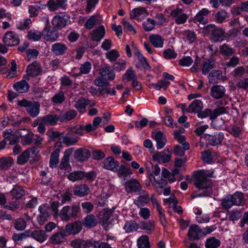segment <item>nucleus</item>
I'll return each instance as SVG.
<instances>
[{
	"label": "nucleus",
	"instance_id": "f257e3e1",
	"mask_svg": "<svg viewBox=\"0 0 248 248\" xmlns=\"http://www.w3.org/2000/svg\"><path fill=\"white\" fill-rule=\"evenodd\" d=\"M194 185L198 188L191 195L192 199L197 197H207L212 194V189L211 187V180L208 178L207 175L203 171H196L193 176Z\"/></svg>",
	"mask_w": 248,
	"mask_h": 248
},
{
	"label": "nucleus",
	"instance_id": "f03ea898",
	"mask_svg": "<svg viewBox=\"0 0 248 248\" xmlns=\"http://www.w3.org/2000/svg\"><path fill=\"white\" fill-rule=\"evenodd\" d=\"M202 33L204 36L210 35L209 39L212 42H221L225 40V31L221 27L214 24H209L202 29Z\"/></svg>",
	"mask_w": 248,
	"mask_h": 248
},
{
	"label": "nucleus",
	"instance_id": "7ed1b4c3",
	"mask_svg": "<svg viewBox=\"0 0 248 248\" xmlns=\"http://www.w3.org/2000/svg\"><path fill=\"white\" fill-rule=\"evenodd\" d=\"M245 201L243 194L240 192H235L233 195H227L221 200L222 207L229 209L233 205H240L244 203Z\"/></svg>",
	"mask_w": 248,
	"mask_h": 248
},
{
	"label": "nucleus",
	"instance_id": "20e7f679",
	"mask_svg": "<svg viewBox=\"0 0 248 248\" xmlns=\"http://www.w3.org/2000/svg\"><path fill=\"white\" fill-rule=\"evenodd\" d=\"M17 104L20 107L25 108L26 111L31 117H36L39 114L40 105L38 102L23 99L17 101Z\"/></svg>",
	"mask_w": 248,
	"mask_h": 248
},
{
	"label": "nucleus",
	"instance_id": "39448f33",
	"mask_svg": "<svg viewBox=\"0 0 248 248\" xmlns=\"http://www.w3.org/2000/svg\"><path fill=\"white\" fill-rule=\"evenodd\" d=\"M80 210L78 204L73 205L72 206H66L61 210L59 216L62 220L68 221L70 218H76Z\"/></svg>",
	"mask_w": 248,
	"mask_h": 248
},
{
	"label": "nucleus",
	"instance_id": "423d86ee",
	"mask_svg": "<svg viewBox=\"0 0 248 248\" xmlns=\"http://www.w3.org/2000/svg\"><path fill=\"white\" fill-rule=\"evenodd\" d=\"M227 113L226 108L224 107H219L212 111L210 108H206L203 111H201L198 113L199 118H203L209 117L210 120L216 119L221 114Z\"/></svg>",
	"mask_w": 248,
	"mask_h": 248
},
{
	"label": "nucleus",
	"instance_id": "0eeeda50",
	"mask_svg": "<svg viewBox=\"0 0 248 248\" xmlns=\"http://www.w3.org/2000/svg\"><path fill=\"white\" fill-rule=\"evenodd\" d=\"M3 42L8 46H17L20 42L19 35L13 31H7L3 37Z\"/></svg>",
	"mask_w": 248,
	"mask_h": 248
},
{
	"label": "nucleus",
	"instance_id": "6e6552de",
	"mask_svg": "<svg viewBox=\"0 0 248 248\" xmlns=\"http://www.w3.org/2000/svg\"><path fill=\"white\" fill-rule=\"evenodd\" d=\"M204 137L207 143L212 146L220 144L224 139V134L222 132H219L214 135L205 134Z\"/></svg>",
	"mask_w": 248,
	"mask_h": 248
},
{
	"label": "nucleus",
	"instance_id": "1a4fd4ad",
	"mask_svg": "<svg viewBox=\"0 0 248 248\" xmlns=\"http://www.w3.org/2000/svg\"><path fill=\"white\" fill-rule=\"evenodd\" d=\"M125 189L128 193L138 192L141 190L142 187L139 181L135 179H131L125 183Z\"/></svg>",
	"mask_w": 248,
	"mask_h": 248
},
{
	"label": "nucleus",
	"instance_id": "9d476101",
	"mask_svg": "<svg viewBox=\"0 0 248 248\" xmlns=\"http://www.w3.org/2000/svg\"><path fill=\"white\" fill-rule=\"evenodd\" d=\"M82 224L80 221H77L72 223L67 224L64 229V232L68 234H76L82 230Z\"/></svg>",
	"mask_w": 248,
	"mask_h": 248
},
{
	"label": "nucleus",
	"instance_id": "9b49d317",
	"mask_svg": "<svg viewBox=\"0 0 248 248\" xmlns=\"http://www.w3.org/2000/svg\"><path fill=\"white\" fill-rule=\"evenodd\" d=\"M90 156V151L84 148L77 149L74 154V159L80 162L87 160Z\"/></svg>",
	"mask_w": 248,
	"mask_h": 248
},
{
	"label": "nucleus",
	"instance_id": "f8f14e48",
	"mask_svg": "<svg viewBox=\"0 0 248 248\" xmlns=\"http://www.w3.org/2000/svg\"><path fill=\"white\" fill-rule=\"evenodd\" d=\"M69 19L70 16L68 15L55 16L52 19V23L54 27L61 29L66 26Z\"/></svg>",
	"mask_w": 248,
	"mask_h": 248
},
{
	"label": "nucleus",
	"instance_id": "ddd939ff",
	"mask_svg": "<svg viewBox=\"0 0 248 248\" xmlns=\"http://www.w3.org/2000/svg\"><path fill=\"white\" fill-rule=\"evenodd\" d=\"M42 71V68L39 63L37 61L33 62L27 67V75L31 77H36L40 75Z\"/></svg>",
	"mask_w": 248,
	"mask_h": 248
},
{
	"label": "nucleus",
	"instance_id": "4468645a",
	"mask_svg": "<svg viewBox=\"0 0 248 248\" xmlns=\"http://www.w3.org/2000/svg\"><path fill=\"white\" fill-rule=\"evenodd\" d=\"M225 88L221 85H214L211 88L210 95L215 99L222 98L225 95Z\"/></svg>",
	"mask_w": 248,
	"mask_h": 248
},
{
	"label": "nucleus",
	"instance_id": "2eb2a0df",
	"mask_svg": "<svg viewBox=\"0 0 248 248\" xmlns=\"http://www.w3.org/2000/svg\"><path fill=\"white\" fill-rule=\"evenodd\" d=\"M202 234V231L200 227L196 224L192 225L189 228L187 236L190 239L198 240Z\"/></svg>",
	"mask_w": 248,
	"mask_h": 248
},
{
	"label": "nucleus",
	"instance_id": "dca6fc26",
	"mask_svg": "<svg viewBox=\"0 0 248 248\" xmlns=\"http://www.w3.org/2000/svg\"><path fill=\"white\" fill-rule=\"evenodd\" d=\"M90 192V188L86 184H80L74 187L73 193L75 196L82 197L87 196Z\"/></svg>",
	"mask_w": 248,
	"mask_h": 248
},
{
	"label": "nucleus",
	"instance_id": "f3484780",
	"mask_svg": "<svg viewBox=\"0 0 248 248\" xmlns=\"http://www.w3.org/2000/svg\"><path fill=\"white\" fill-rule=\"evenodd\" d=\"M152 138L156 141L157 149H161L165 146L166 140L162 132L160 131L153 132L152 133Z\"/></svg>",
	"mask_w": 248,
	"mask_h": 248
},
{
	"label": "nucleus",
	"instance_id": "a211bd4d",
	"mask_svg": "<svg viewBox=\"0 0 248 248\" xmlns=\"http://www.w3.org/2000/svg\"><path fill=\"white\" fill-rule=\"evenodd\" d=\"M103 167L107 170L116 171L118 170L119 163L114 160L112 156H109L106 158L103 163Z\"/></svg>",
	"mask_w": 248,
	"mask_h": 248
},
{
	"label": "nucleus",
	"instance_id": "6ab92c4d",
	"mask_svg": "<svg viewBox=\"0 0 248 248\" xmlns=\"http://www.w3.org/2000/svg\"><path fill=\"white\" fill-rule=\"evenodd\" d=\"M65 232L60 231L52 234L49 238L50 242L54 245H60L66 240Z\"/></svg>",
	"mask_w": 248,
	"mask_h": 248
},
{
	"label": "nucleus",
	"instance_id": "aec40b11",
	"mask_svg": "<svg viewBox=\"0 0 248 248\" xmlns=\"http://www.w3.org/2000/svg\"><path fill=\"white\" fill-rule=\"evenodd\" d=\"M78 138L71 133H68L65 136L60 137V141L66 146L73 145L78 141Z\"/></svg>",
	"mask_w": 248,
	"mask_h": 248
},
{
	"label": "nucleus",
	"instance_id": "412c9836",
	"mask_svg": "<svg viewBox=\"0 0 248 248\" xmlns=\"http://www.w3.org/2000/svg\"><path fill=\"white\" fill-rule=\"evenodd\" d=\"M44 39L47 41L54 42L58 38V32L53 28L46 27L44 29Z\"/></svg>",
	"mask_w": 248,
	"mask_h": 248
},
{
	"label": "nucleus",
	"instance_id": "4be33fe9",
	"mask_svg": "<svg viewBox=\"0 0 248 248\" xmlns=\"http://www.w3.org/2000/svg\"><path fill=\"white\" fill-rule=\"evenodd\" d=\"M99 73L102 77H106L108 80H112L114 79L115 75L111 67L107 64H104L99 70Z\"/></svg>",
	"mask_w": 248,
	"mask_h": 248
},
{
	"label": "nucleus",
	"instance_id": "5701e85b",
	"mask_svg": "<svg viewBox=\"0 0 248 248\" xmlns=\"http://www.w3.org/2000/svg\"><path fill=\"white\" fill-rule=\"evenodd\" d=\"M67 49L66 45L61 43H54L51 46L52 52L56 56L63 55Z\"/></svg>",
	"mask_w": 248,
	"mask_h": 248
},
{
	"label": "nucleus",
	"instance_id": "b1692460",
	"mask_svg": "<svg viewBox=\"0 0 248 248\" xmlns=\"http://www.w3.org/2000/svg\"><path fill=\"white\" fill-rule=\"evenodd\" d=\"M73 150V148H70L64 151L63 156L61 159L59 166L61 170L65 169L69 166V157L72 154Z\"/></svg>",
	"mask_w": 248,
	"mask_h": 248
},
{
	"label": "nucleus",
	"instance_id": "393cba45",
	"mask_svg": "<svg viewBox=\"0 0 248 248\" xmlns=\"http://www.w3.org/2000/svg\"><path fill=\"white\" fill-rule=\"evenodd\" d=\"M210 13L209 10L206 8H202L194 17L195 22H198L202 24L208 23V19L205 16Z\"/></svg>",
	"mask_w": 248,
	"mask_h": 248
},
{
	"label": "nucleus",
	"instance_id": "a878e982",
	"mask_svg": "<svg viewBox=\"0 0 248 248\" xmlns=\"http://www.w3.org/2000/svg\"><path fill=\"white\" fill-rule=\"evenodd\" d=\"M202 102L198 99L194 100L186 109L188 112L199 113L203 108Z\"/></svg>",
	"mask_w": 248,
	"mask_h": 248
},
{
	"label": "nucleus",
	"instance_id": "bb28decb",
	"mask_svg": "<svg viewBox=\"0 0 248 248\" xmlns=\"http://www.w3.org/2000/svg\"><path fill=\"white\" fill-rule=\"evenodd\" d=\"M82 225L86 228H91L95 227L97 224V220L93 214L86 216L82 220Z\"/></svg>",
	"mask_w": 248,
	"mask_h": 248
},
{
	"label": "nucleus",
	"instance_id": "cd10ccee",
	"mask_svg": "<svg viewBox=\"0 0 248 248\" xmlns=\"http://www.w3.org/2000/svg\"><path fill=\"white\" fill-rule=\"evenodd\" d=\"M105 34V28L101 25L93 31L92 39L96 42H99L104 37Z\"/></svg>",
	"mask_w": 248,
	"mask_h": 248
},
{
	"label": "nucleus",
	"instance_id": "c85d7f7f",
	"mask_svg": "<svg viewBox=\"0 0 248 248\" xmlns=\"http://www.w3.org/2000/svg\"><path fill=\"white\" fill-rule=\"evenodd\" d=\"M30 236L39 242H43L47 238V235L43 230H36L30 232Z\"/></svg>",
	"mask_w": 248,
	"mask_h": 248
},
{
	"label": "nucleus",
	"instance_id": "c756f323",
	"mask_svg": "<svg viewBox=\"0 0 248 248\" xmlns=\"http://www.w3.org/2000/svg\"><path fill=\"white\" fill-rule=\"evenodd\" d=\"M219 52L223 56L229 57L235 53V49L224 43L219 46Z\"/></svg>",
	"mask_w": 248,
	"mask_h": 248
},
{
	"label": "nucleus",
	"instance_id": "7c9ffc66",
	"mask_svg": "<svg viewBox=\"0 0 248 248\" xmlns=\"http://www.w3.org/2000/svg\"><path fill=\"white\" fill-rule=\"evenodd\" d=\"M13 87L19 93H22L28 91L29 85L27 81L22 80L15 83Z\"/></svg>",
	"mask_w": 248,
	"mask_h": 248
},
{
	"label": "nucleus",
	"instance_id": "2f4dec72",
	"mask_svg": "<svg viewBox=\"0 0 248 248\" xmlns=\"http://www.w3.org/2000/svg\"><path fill=\"white\" fill-rule=\"evenodd\" d=\"M14 164V160L11 157L0 158V170H1L9 169Z\"/></svg>",
	"mask_w": 248,
	"mask_h": 248
},
{
	"label": "nucleus",
	"instance_id": "473e14b6",
	"mask_svg": "<svg viewBox=\"0 0 248 248\" xmlns=\"http://www.w3.org/2000/svg\"><path fill=\"white\" fill-rule=\"evenodd\" d=\"M171 155H167L164 152H157L153 156V159L158 162L161 161L162 163H166L170 161Z\"/></svg>",
	"mask_w": 248,
	"mask_h": 248
},
{
	"label": "nucleus",
	"instance_id": "72a5a7b5",
	"mask_svg": "<svg viewBox=\"0 0 248 248\" xmlns=\"http://www.w3.org/2000/svg\"><path fill=\"white\" fill-rule=\"evenodd\" d=\"M145 193L144 194L140 196L137 199L134 200V203L138 207H141L147 204L149 196L148 193Z\"/></svg>",
	"mask_w": 248,
	"mask_h": 248
},
{
	"label": "nucleus",
	"instance_id": "f704fd0d",
	"mask_svg": "<svg viewBox=\"0 0 248 248\" xmlns=\"http://www.w3.org/2000/svg\"><path fill=\"white\" fill-rule=\"evenodd\" d=\"M215 66V62L213 60L208 59L204 61L202 63V74L204 75L207 74Z\"/></svg>",
	"mask_w": 248,
	"mask_h": 248
},
{
	"label": "nucleus",
	"instance_id": "c9c22d12",
	"mask_svg": "<svg viewBox=\"0 0 248 248\" xmlns=\"http://www.w3.org/2000/svg\"><path fill=\"white\" fill-rule=\"evenodd\" d=\"M149 40L152 44L155 47H162L164 39L158 35L152 34L149 36Z\"/></svg>",
	"mask_w": 248,
	"mask_h": 248
},
{
	"label": "nucleus",
	"instance_id": "e433bc0d",
	"mask_svg": "<svg viewBox=\"0 0 248 248\" xmlns=\"http://www.w3.org/2000/svg\"><path fill=\"white\" fill-rule=\"evenodd\" d=\"M77 115V112L74 110H70L64 112L60 116V120L61 122H67L73 120Z\"/></svg>",
	"mask_w": 248,
	"mask_h": 248
},
{
	"label": "nucleus",
	"instance_id": "4c0bfd02",
	"mask_svg": "<svg viewBox=\"0 0 248 248\" xmlns=\"http://www.w3.org/2000/svg\"><path fill=\"white\" fill-rule=\"evenodd\" d=\"M68 178L69 180L73 182L83 180L85 178L84 171H75L71 172L68 175Z\"/></svg>",
	"mask_w": 248,
	"mask_h": 248
},
{
	"label": "nucleus",
	"instance_id": "58836bf2",
	"mask_svg": "<svg viewBox=\"0 0 248 248\" xmlns=\"http://www.w3.org/2000/svg\"><path fill=\"white\" fill-rule=\"evenodd\" d=\"M60 150L57 149L54 150L51 154L50 160H49V166L51 168L56 167L57 165L59 162V157Z\"/></svg>",
	"mask_w": 248,
	"mask_h": 248
},
{
	"label": "nucleus",
	"instance_id": "ea45409f",
	"mask_svg": "<svg viewBox=\"0 0 248 248\" xmlns=\"http://www.w3.org/2000/svg\"><path fill=\"white\" fill-rule=\"evenodd\" d=\"M59 120L60 117L57 115L51 114L46 115L41 118V121L50 125H55Z\"/></svg>",
	"mask_w": 248,
	"mask_h": 248
},
{
	"label": "nucleus",
	"instance_id": "a19ab883",
	"mask_svg": "<svg viewBox=\"0 0 248 248\" xmlns=\"http://www.w3.org/2000/svg\"><path fill=\"white\" fill-rule=\"evenodd\" d=\"M139 228V224L133 220L126 221L124 227V229L126 232H130L132 231H136Z\"/></svg>",
	"mask_w": 248,
	"mask_h": 248
},
{
	"label": "nucleus",
	"instance_id": "79ce46f5",
	"mask_svg": "<svg viewBox=\"0 0 248 248\" xmlns=\"http://www.w3.org/2000/svg\"><path fill=\"white\" fill-rule=\"evenodd\" d=\"M13 197L16 199H19L25 194V191L19 185H16L11 190Z\"/></svg>",
	"mask_w": 248,
	"mask_h": 248
},
{
	"label": "nucleus",
	"instance_id": "37998d69",
	"mask_svg": "<svg viewBox=\"0 0 248 248\" xmlns=\"http://www.w3.org/2000/svg\"><path fill=\"white\" fill-rule=\"evenodd\" d=\"M117 170L118 176L120 178L124 177V180H125L126 177L132 174V172L129 168L124 165H121Z\"/></svg>",
	"mask_w": 248,
	"mask_h": 248
},
{
	"label": "nucleus",
	"instance_id": "c03bdc74",
	"mask_svg": "<svg viewBox=\"0 0 248 248\" xmlns=\"http://www.w3.org/2000/svg\"><path fill=\"white\" fill-rule=\"evenodd\" d=\"M94 84L97 86L102 88L100 89V93L102 95H104L103 91L105 89L104 88L109 85V83L108 81L101 77H99L95 79Z\"/></svg>",
	"mask_w": 248,
	"mask_h": 248
},
{
	"label": "nucleus",
	"instance_id": "a18cd8bd",
	"mask_svg": "<svg viewBox=\"0 0 248 248\" xmlns=\"http://www.w3.org/2000/svg\"><path fill=\"white\" fill-rule=\"evenodd\" d=\"M111 216L110 211L104 209L99 213V217L103 224H107Z\"/></svg>",
	"mask_w": 248,
	"mask_h": 248
},
{
	"label": "nucleus",
	"instance_id": "49530a36",
	"mask_svg": "<svg viewBox=\"0 0 248 248\" xmlns=\"http://www.w3.org/2000/svg\"><path fill=\"white\" fill-rule=\"evenodd\" d=\"M136 78H137V77L132 67L129 68L123 76V80L127 82L132 81Z\"/></svg>",
	"mask_w": 248,
	"mask_h": 248
},
{
	"label": "nucleus",
	"instance_id": "de8ad7c7",
	"mask_svg": "<svg viewBox=\"0 0 248 248\" xmlns=\"http://www.w3.org/2000/svg\"><path fill=\"white\" fill-rule=\"evenodd\" d=\"M139 248H149L150 245L149 238L147 235H142L138 240Z\"/></svg>",
	"mask_w": 248,
	"mask_h": 248
},
{
	"label": "nucleus",
	"instance_id": "09e8293b",
	"mask_svg": "<svg viewBox=\"0 0 248 248\" xmlns=\"http://www.w3.org/2000/svg\"><path fill=\"white\" fill-rule=\"evenodd\" d=\"M30 236V231H26L20 233H14L13 235V239L16 243H19L24 239Z\"/></svg>",
	"mask_w": 248,
	"mask_h": 248
},
{
	"label": "nucleus",
	"instance_id": "8fccbe9b",
	"mask_svg": "<svg viewBox=\"0 0 248 248\" xmlns=\"http://www.w3.org/2000/svg\"><path fill=\"white\" fill-rule=\"evenodd\" d=\"M228 13L225 10H220L215 15V20L218 23L223 22L227 16Z\"/></svg>",
	"mask_w": 248,
	"mask_h": 248
},
{
	"label": "nucleus",
	"instance_id": "3c124183",
	"mask_svg": "<svg viewBox=\"0 0 248 248\" xmlns=\"http://www.w3.org/2000/svg\"><path fill=\"white\" fill-rule=\"evenodd\" d=\"M222 72L220 70H213L208 75L209 82L210 83H214L215 82V78H216L217 79H221Z\"/></svg>",
	"mask_w": 248,
	"mask_h": 248
},
{
	"label": "nucleus",
	"instance_id": "603ef678",
	"mask_svg": "<svg viewBox=\"0 0 248 248\" xmlns=\"http://www.w3.org/2000/svg\"><path fill=\"white\" fill-rule=\"evenodd\" d=\"M220 241L215 237H211L206 240V248H217L220 245Z\"/></svg>",
	"mask_w": 248,
	"mask_h": 248
},
{
	"label": "nucleus",
	"instance_id": "864d4df0",
	"mask_svg": "<svg viewBox=\"0 0 248 248\" xmlns=\"http://www.w3.org/2000/svg\"><path fill=\"white\" fill-rule=\"evenodd\" d=\"M26 222L23 218H18L15 220L14 226L18 231H23L26 227Z\"/></svg>",
	"mask_w": 248,
	"mask_h": 248
},
{
	"label": "nucleus",
	"instance_id": "5fc2aeb1",
	"mask_svg": "<svg viewBox=\"0 0 248 248\" xmlns=\"http://www.w3.org/2000/svg\"><path fill=\"white\" fill-rule=\"evenodd\" d=\"M71 246L74 248H86V240L76 239L71 242Z\"/></svg>",
	"mask_w": 248,
	"mask_h": 248
},
{
	"label": "nucleus",
	"instance_id": "6e6d98bb",
	"mask_svg": "<svg viewBox=\"0 0 248 248\" xmlns=\"http://www.w3.org/2000/svg\"><path fill=\"white\" fill-rule=\"evenodd\" d=\"M42 36V33L38 31H30L28 33V37L29 40L34 41H39Z\"/></svg>",
	"mask_w": 248,
	"mask_h": 248
},
{
	"label": "nucleus",
	"instance_id": "4d7b16f0",
	"mask_svg": "<svg viewBox=\"0 0 248 248\" xmlns=\"http://www.w3.org/2000/svg\"><path fill=\"white\" fill-rule=\"evenodd\" d=\"M170 84V82L163 80H160L156 83H153L152 86L157 90L163 88L164 90H166L168 86Z\"/></svg>",
	"mask_w": 248,
	"mask_h": 248
},
{
	"label": "nucleus",
	"instance_id": "13d9d810",
	"mask_svg": "<svg viewBox=\"0 0 248 248\" xmlns=\"http://www.w3.org/2000/svg\"><path fill=\"white\" fill-rule=\"evenodd\" d=\"M29 158V154L25 150L18 156L16 162L19 165H24L28 162Z\"/></svg>",
	"mask_w": 248,
	"mask_h": 248
},
{
	"label": "nucleus",
	"instance_id": "bf43d9fd",
	"mask_svg": "<svg viewBox=\"0 0 248 248\" xmlns=\"http://www.w3.org/2000/svg\"><path fill=\"white\" fill-rule=\"evenodd\" d=\"M155 21L151 18H147L146 22L143 23L142 27L146 31H149L155 28Z\"/></svg>",
	"mask_w": 248,
	"mask_h": 248
},
{
	"label": "nucleus",
	"instance_id": "052dcab7",
	"mask_svg": "<svg viewBox=\"0 0 248 248\" xmlns=\"http://www.w3.org/2000/svg\"><path fill=\"white\" fill-rule=\"evenodd\" d=\"M140 228L143 230H146L150 232V233L154 229V221L151 220L148 221H141Z\"/></svg>",
	"mask_w": 248,
	"mask_h": 248
},
{
	"label": "nucleus",
	"instance_id": "680f3d73",
	"mask_svg": "<svg viewBox=\"0 0 248 248\" xmlns=\"http://www.w3.org/2000/svg\"><path fill=\"white\" fill-rule=\"evenodd\" d=\"M97 16L93 15L91 16L85 22V27L86 29H92L95 24L96 22H98L96 19Z\"/></svg>",
	"mask_w": 248,
	"mask_h": 248
},
{
	"label": "nucleus",
	"instance_id": "e2e57ef3",
	"mask_svg": "<svg viewBox=\"0 0 248 248\" xmlns=\"http://www.w3.org/2000/svg\"><path fill=\"white\" fill-rule=\"evenodd\" d=\"M88 105V101L84 98H82L77 101L75 107L79 111H82L85 109L86 106Z\"/></svg>",
	"mask_w": 248,
	"mask_h": 248
},
{
	"label": "nucleus",
	"instance_id": "0e129e2a",
	"mask_svg": "<svg viewBox=\"0 0 248 248\" xmlns=\"http://www.w3.org/2000/svg\"><path fill=\"white\" fill-rule=\"evenodd\" d=\"M106 55L107 58L111 62L115 61L119 57V54L116 49H112L106 53Z\"/></svg>",
	"mask_w": 248,
	"mask_h": 248
},
{
	"label": "nucleus",
	"instance_id": "69168bd1",
	"mask_svg": "<svg viewBox=\"0 0 248 248\" xmlns=\"http://www.w3.org/2000/svg\"><path fill=\"white\" fill-rule=\"evenodd\" d=\"M4 207L12 211H16L19 207V202L17 201H12L8 202V204L5 205Z\"/></svg>",
	"mask_w": 248,
	"mask_h": 248
},
{
	"label": "nucleus",
	"instance_id": "338daca9",
	"mask_svg": "<svg viewBox=\"0 0 248 248\" xmlns=\"http://www.w3.org/2000/svg\"><path fill=\"white\" fill-rule=\"evenodd\" d=\"M81 207L84 213L89 214L91 213L94 207L93 204L91 202H82L81 204Z\"/></svg>",
	"mask_w": 248,
	"mask_h": 248
},
{
	"label": "nucleus",
	"instance_id": "774afa93",
	"mask_svg": "<svg viewBox=\"0 0 248 248\" xmlns=\"http://www.w3.org/2000/svg\"><path fill=\"white\" fill-rule=\"evenodd\" d=\"M101 242L93 238L86 240V248H99Z\"/></svg>",
	"mask_w": 248,
	"mask_h": 248
}]
</instances>
